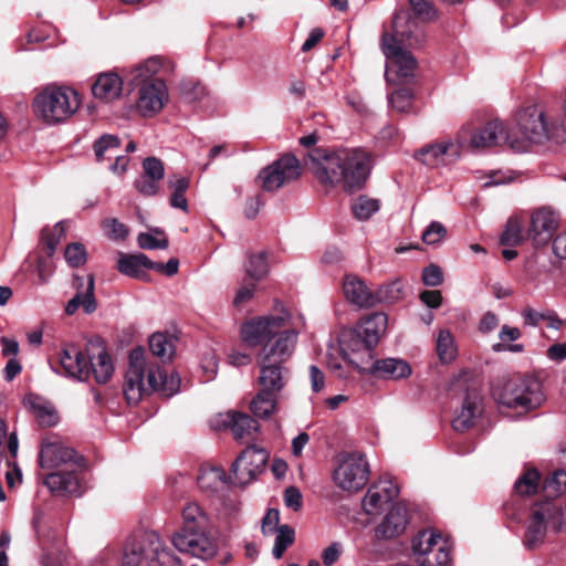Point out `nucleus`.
Masks as SVG:
<instances>
[{"mask_svg":"<svg viewBox=\"0 0 566 566\" xmlns=\"http://www.w3.org/2000/svg\"><path fill=\"white\" fill-rule=\"evenodd\" d=\"M305 326L302 315H293L284 307L259 316L241 326V338L250 347L261 346L258 354L260 388L279 395L290 379L285 363L292 356L300 333Z\"/></svg>","mask_w":566,"mask_h":566,"instance_id":"obj_1","label":"nucleus"},{"mask_svg":"<svg viewBox=\"0 0 566 566\" xmlns=\"http://www.w3.org/2000/svg\"><path fill=\"white\" fill-rule=\"evenodd\" d=\"M324 185H339L346 190L359 189L369 176L373 160L363 148H314L305 161Z\"/></svg>","mask_w":566,"mask_h":566,"instance_id":"obj_2","label":"nucleus"},{"mask_svg":"<svg viewBox=\"0 0 566 566\" xmlns=\"http://www.w3.org/2000/svg\"><path fill=\"white\" fill-rule=\"evenodd\" d=\"M413 20H407L406 14H396L392 22V33L385 32L380 46L386 56V80L390 84H411L415 80L418 62L408 48L419 46L423 42L422 33L411 30Z\"/></svg>","mask_w":566,"mask_h":566,"instance_id":"obj_3","label":"nucleus"},{"mask_svg":"<svg viewBox=\"0 0 566 566\" xmlns=\"http://www.w3.org/2000/svg\"><path fill=\"white\" fill-rule=\"evenodd\" d=\"M179 379L158 366L140 347L129 354L128 368L123 385V392L128 403L136 405L146 395L159 391L165 396L177 392Z\"/></svg>","mask_w":566,"mask_h":566,"instance_id":"obj_4","label":"nucleus"},{"mask_svg":"<svg viewBox=\"0 0 566 566\" xmlns=\"http://www.w3.org/2000/svg\"><path fill=\"white\" fill-rule=\"evenodd\" d=\"M83 458L73 448L65 446L59 439H44L40 450V465L43 469L70 468L67 471L49 473L43 483L55 495H81L83 484L74 468L81 467Z\"/></svg>","mask_w":566,"mask_h":566,"instance_id":"obj_5","label":"nucleus"},{"mask_svg":"<svg viewBox=\"0 0 566 566\" xmlns=\"http://www.w3.org/2000/svg\"><path fill=\"white\" fill-rule=\"evenodd\" d=\"M77 93L65 86H46L33 101L38 117L48 124H55L71 117L78 108Z\"/></svg>","mask_w":566,"mask_h":566,"instance_id":"obj_6","label":"nucleus"},{"mask_svg":"<svg viewBox=\"0 0 566 566\" xmlns=\"http://www.w3.org/2000/svg\"><path fill=\"white\" fill-rule=\"evenodd\" d=\"M554 135V123L548 124L542 108L531 106L524 109L517 122V129L511 132L510 146L516 151H526L533 144H542Z\"/></svg>","mask_w":566,"mask_h":566,"instance_id":"obj_7","label":"nucleus"},{"mask_svg":"<svg viewBox=\"0 0 566 566\" xmlns=\"http://www.w3.org/2000/svg\"><path fill=\"white\" fill-rule=\"evenodd\" d=\"M495 396L502 406L526 411L538 408L545 399L539 381L526 376L506 380Z\"/></svg>","mask_w":566,"mask_h":566,"instance_id":"obj_8","label":"nucleus"},{"mask_svg":"<svg viewBox=\"0 0 566 566\" xmlns=\"http://www.w3.org/2000/svg\"><path fill=\"white\" fill-rule=\"evenodd\" d=\"M412 551L420 566H450V544L433 530L420 532L412 541Z\"/></svg>","mask_w":566,"mask_h":566,"instance_id":"obj_9","label":"nucleus"},{"mask_svg":"<svg viewBox=\"0 0 566 566\" xmlns=\"http://www.w3.org/2000/svg\"><path fill=\"white\" fill-rule=\"evenodd\" d=\"M369 479V464L359 453H342L337 458V465L333 471L335 484L347 492L361 490Z\"/></svg>","mask_w":566,"mask_h":566,"instance_id":"obj_10","label":"nucleus"},{"mask_svg":"<svg viewBox=\"0 0 566 566\" xmlns=\"http://www.w3.org/2000/svg\"><path fill=\"white\" fill-rule=\"evenodd\" d=\"M465 146V135L458 134L454 139L432 143L417 150L413 157L424 166L437 168L458 160Z\"/></svg>","mask_w":566,"mask_h":566,"instance_id":"obj_11","label":"nucleus"},{"mask_svg":"<svg viewBox=\"0 0 566 566\" xmlns=\"http://www.w3.org/2000/svg\"><path fill=\"white\" fill-rule=\"evenodd\" d=\"M554 503L549 500L534 503L525 521L523 544L532 549L544 543L549 530H553L552 514Z\"/></svg>","mask_w":566,"mask_h":566,"instance_id":"obj_12","label":"nucleus"},{"mask_svg":"<svg viewBox=\"0 0 566 566\" xmlns=\"http://www.w3.org/2000/svg\"><path fill=\"white\" fill-rule=\"evenodd\" d=\"M458 134L465 135L464 148L480 150L510 144L511 133L502 120L494 119L480 127L464 126Z\"/></svg>","mask_w":566,"mask_h":566,"instance_id":"obj_13","label":"nucleus"},{"mask_svg":"<svg viewBox=\"0 0 566 566\" xmlns=\"http://www.w3.org/2000/svg\"><path fill=\"white\" fill-rule=\"evenodd\" d=\"M301 174L300 161L293 155L282 156L280 159L263 168L258 179L263 190L275 191L287 182L298 178Z\"/></svg>","mask_w":566,"mask_h":566,"instance_id":"obj_14","label":"nucleus"},{"mask_svg":"<svg viewBox=\"0 0 566 566\" xmlns=\"http://www.w3.org/2000/svg\"><path fill=\"white\" fill-rule=\"evenodd\" d=\"M207 532L208 530L177 532L172 537V544L181 553L201 559H210L216 555L218 545L213 538L208 536Z\"/></svg>","mask_w":566,"mask_h":566,"instance_id":"obj_15","label":"nucleus"},{"mask_svg":"<svg viewBox=\"0 0 566 566\" xmlns=\"http://www.w3.org/2000/svg\"><path fill=\"white\" fill-rule=\"evenodd\" d=\"M269 460L265 449L250 446L244 449L232 464V472L241 485L250 483L260 474Z\"/></svg>","mask_w":566,"mask_h":566,"instance_id":"obj_16","label":"nucleus"},{"mask_svg":"<svg viewBox=\"0 0 566 566\" xmlns=\"http://www.w3.org/2000/svg\"><path fill=\"white\" fill-rule=\"evenodd\" d=\"M216 429H229L237 441L247 442L255 439L260 430L259 422L249 415L229 410L219 413L214 422Z\"/></svg>","mask_w":566,"mask_h":566,"instance_id":"obj_17","label":"nucleus"},{"mask_svg":"<svg viewBox=\"0 0 566 566\" xmlns=\"http://www.w3.org/2000/svg\"><path fill=\"white\" fill-rule=\"evenodd\" d=\"M343 292L345 298L359 308H368L375 306L384 298L394 301L398 295L385 296L382 291L374 293L365 281L356 275H346L343 282Z\"/></svg>","mask_w":566,"mask_h":566,"instance_id":"obj_18","label":"nucleus"},{"mask_svg":"<svg viewBox=\"0 0 566 566\" xmlns=\"http://www.w3.org/2000/svg\"><path fill=\"white\" fill-rule=\"evenodd\" d=\"M150 545L158 547L156 533H144L127 538L122 552L120 566H142L144 563L148 565Z\"/></svg>","mask_w":566,"mask_h":566,"instance_id":"obj_19","label":"nucleus"},{"mask_svg":"<svg viewBox=\"0 0 566 566\" xmlns=\"http://www.w3.org/2000/svg\"><path fill=\"white\" fill-rule=\"evenodd\" d=\"M399 489L391 480L374 482L363 499V510L368 515H377L382 507L398 496Z\"/></svg>","mask_w":566,"mask_h":566,"instance_id":"obj_20","label":"nucleus"},{"mask_svg":"<svg viewBox=\"0 0 566 566\" xmlns=\"http://www.w3.org/2000/svg\"><path fill=\"white\" fill-rule=\"evenodd\" d=\"M375 346L366 343L348 339L343 335L342 352L344 358L354 366L360 374H373V368L377 359L374 358Z\"/></svg>","mask_w":566,"mask_h":566,"instance_id":"obj_21","label":"nucleus"},{"mask_svg":"<svg viewBox=\"0 0 566 566\" xmlns=\"http://www.w3.org/2000/svg\"><path fill=\"white\" fill-rule=\"evenodd\" d=\"M168 101V91L164 81L156 78L140 86L137 103L143 116H153L158 113Z\"/></svg>","mask_w":566,"mask_h":566,"instance_id":"obj_22","label":"nucleus"},{"mask_svg":"<svg viewBox=\"0 0 566 566\" xmlns=\"http://www.w3.org/2000/svg\"><path fill=\"white\" fill-rule=\"evenodd\" d=\"M388 317L385 313H374L363 318L357 327L353 331L344 333L348 339H356L358 343L363 342L369 346H376L379 338L387 329Z\"/></svg>","mask_w":566,"mask_h":566,"instance_id":"obj_23","label":"nucleus"},{"mask_svg":"<svg viewBox=\"0 0 566 566\" xmlns=\"http://www.w3.org/2000/svg\"><path fill=\"white\" fill-rule=\"evenodd\" d=\"M558 226V217L551 208L542 207L531 214L528 235L536 245L546 244Z\"/></svg>","mask_w":566,"mask_h":566,"instance_id":"obj_24","label":"nucleus"},{"mask_svg":"<svg viewBox=\"0 0 566 566\" xmlns=\"http://www.w3.org/2000/svg\"><path fill=\"white\" fill-rule=\"evenodd\" d=\"M73 287L75 295L67 302L65 312L67 315H73L80 306L83 307L87 314L93 313L96 307V300L94 296V276L88 274L85 277L80 275L73 276Z\"/></svg>","mask_w":566,"mask_h":566,"instance_id":"obj_25","label":"nucleus"},{"mask_svg":"<svg viewBox=\"0 0 566 566\" xmlns=\"http://www.w3.org/2000/svg\"><path fill=\"white\" fill-rule=\"evenodd\" d=\"M87 363L91 375L98 384H105L113 375L112 359L99 339L90 340L87 344Z\"/></svg>","mask_w":566,"mask_h":566,"instance_id":"obj_26","label":"nucleus"},{"mask_svg":"<svg viewBox=\"0 0 566 566\" xmlns=\"http://www.w3.org/2000/svg\"><path fill=\"white\" fill-rule=\"evenodd\" d=\"M60 365L65 374L72 378L84 381L91 376L87 363V353L84 354L77 346L65 345L60 353Z\"/></svg>","mask_w":566,"mask_h":566,"instance_id":"obj_27","label":"nucleus"},{"mask_svg":"<svg viewBox=\"0 0 566 566\" xmlns=\"http://www.w3.org/2000/svg\"><path fill=\"white\" fill-rule=\"evenodd\" d=\"M408 523V510L406 505L398 503L387 512L380 524L376 527V537L381 539L398 537L406 531Z\"/></svg>","mask_w":566,"mask_h":566,"instance_id":"obj_28","label":"nucleus"},{"mask_svg":"<svg viewBox=\"0 0 566 566\" xmlns=\"http://www.w3.org/2000/svg\"><path fill=\"white\" fill-rule=\"evenodd\" d=\"M481 413V397L476 390H468L461 410L452 421L457 431H464L474 424L475 418Z\"/></svg>","mask_w":566,"mask_h":566,"instance_id":"obj_29","label":"nucleus"},{"mask_svg":"<svg viewBox=\"0 0 566 566\" xmlns=\"http://www.w3.org/2000/svg\"><path fill=\"white\" fill-rule=\"evenodd\" d=\"M411 373L408 361L401 358H384L376 360L371 375L379 379L401 380L408 378Z\"/></svg>","mask_w":566,"mask_h":566,"instance_id":"obj_30","label":"nucleus"},{"mask_svg":"<svg viewBox=\"0 0 566 566\" xmlns=\"http://www.w3.org/2000/svg\"><path fill=\"white\" fill-rule=\"evenodd\" d=\"M24 402L31 409L40 426L52 427L57 423V411L50 401L36 395H29Z\"/></svg>","mask_w":566,"mask_h":566,"instance_id":"obj_31","label":"nucleus"},{"mask_svg":"<svg viewBox=\"0 0 566 566\" xmlns=\"http://www.w3.org/2000/svg\"><path fill=\"white\" fill-rule=\"evenodd\" d=\"M123 90L122 78L115 73L101 74L95 81L92 92L101 101H113L117 98Z\"/></svg>","mask_w":566,"mask_h":566,"instance_id":"obj_32","label":"nucleus"},{"mask_svg":"<svg viewBox=\"0 0 566 566\" xmlns=\"http://www.w3.org/2000/svg\"><path fill=\"white\" fill-rule=\"evenodd\" d=\"M210 520L203 509L195 502H189L182 509V527L179 532L208 530Z\"/></svg>","mask_w":566,"mask_h":566,"instance_id":"obj_33","label":"nucleus"},{"mask_svg":"<svg viewBox=\"0 0 566 566\" xmlns=\"http://www.w3.org/2000/svg\"><path fill=\"white\" fill-rule=\"evenodd\" d=\"M150 261L144 253L122 254L117 261V270L127 276L142 277L145 275V269H151Z\"/></svg>","mask_w":566,"mask_h":566,"instance_id":"obj_34","label":"nucleus"},{"mask_svg":"<svg viewBox=\"0 0 566 566\" xmlns=\"http://www.w3.org/2000/svg\"><path fill=\"white\" fill-rule=\"evenodd\" d=\"M172 70V63L165 62L159 56H154L134 69L132 80L136 82V84L143 85L146 82H150L149 78L160 71L171 72Z\"/></svg>","mask_w":566,"mask_h":566,"instance_id":"obj_35","label":"nucleus"},{"mask_svg":"<svg viewBox=\"0 0 566 566\" xmlns=\"http://www.w3.org/2000/svg\"><path fill=\"white\" fill-rule=\"evenodd\" d=\"M199 488L207 493H217L227 486V474L223 469L218 467L206 468L198 475Z\"/></svg>","mask_w":566,"mask_h":566,"instance_id":"obj_36","label":"nucleus"},{"mask_svg":"<svg viewBox=\"0 0 566 566\" xmlns=\"http://www.w3.org/2000/svg\"><path fill=\"white\" fill-rule=\"evenodd\" d=\"M279 395L260 388L256 396L250 401V410L258 418H269L276 409Z\"/></svg>","mask_w":566,"mask_h":566,"instance_id":"obj_37","label":"nucleus"},{"mask_svg":"<svg viewBox=\"0 0 566 566\" xmlns=\"http://www.w3.org/2000/svg\"><path fill=\"white\" fill-rule=\"evenodd\" d=\"M541 475L536 469L524 470L514 483V492L518 496H531L539 489Z\"/></svg>","mask_w":566,"mask_h":566,"instance_id":"obj_38","label":"nucleus"},{"mask_svg":"<svg viewBox=\"0 0 566 566\" xmlns=\"http://www.w3.org/2000/svg\"><path fill=\"white\" fill-rule=\"evenodd\" d=\"M120 140L115 135H103L94 143L97 161L111 160L119 151Z\"/></svg>","mask_w":566,"mask_h":566,"instance_id":"obj_39","label":"nucleus"},{"mask_svg":"<svg viewBox=\"0 0 566 566\" xmlns=\"http://www.w3.org/2000/svg\"><path fill=\"white\" fill-rule=\"evenodd\" d=\"M458 353L454 338L450 331L441 329L437 337V354L439 359L444 363H451Z\"/></svg>","mask_w":566,"mask_h":566,"instance_id":"obj_40","label":"nucleus"},{"mask_svg":"<svg viewBox=\"0 0 566 566\" xmlns=\"http://www.w3.org/2000/svg\"><path fill=\"white\" fill-rule=\"evenodd\" d=\"M168 186L172 192L170 198L171 207L187 211L188 201L185 197V192L189 187V179L186 177L175 176L168 180Z\"/></svg>","mask_w":566,"mask_h":566,"instance_id":"obj_41","label":"nucleus"},{"mask_svg":"<svg viewBox=\"0 0 566 566\" xmlns=\"http://www.w3.org/2000/svg\"><path fill=\"white\" fill-rule=\"evenodd\" d=\"M148 566H180L178 557L163 546L158 537V547L149 546Z\"/></svg>","mask_w":566,"mask_h":566,"instance_id":"obj_42","label":"nucleus"},{"mask_svg":"<svg viewBox=\"0 0 566 566\" xmlns=\"http://www.w3.org/2000/svg\"><path fill=\"white\" fill-rule=\"evenodd\" d=\"M149 348L151 354L160 358L164 363L172 358L174 345L171 340L161 333H155L149 337Z\"/></svg>","mask_w":566,"mask_h":566,"instance_id":"obj_43","label":"nucleus"},{"mask_svg":"<svg viewBox=\"0 0 566 566\" xmlns=\"http://www.w3.org/2000/svg\"><path fill=\"white\" fill-rule=\"evenodd\" d=\"M379 210V201L366 196H359L352 202V211L356 219L364 221Z\"/></svg>","mask_w":566,"mask_h":566,"instance_id":"obj_44","label":"nucleus"},{"mask_svg":"<svg viewBox=\"0 0 566 566\" xmlns=\"http://www.w3.org/2000/svg\"><path fill=\"white\" fill-rule=\"evenodd\" d=\"M413 101V91L408 87H401L388 95L390 106L400 113H407L411 109Z\"/></svg>","mask_w":566,"mask_h":566,"instance_id":"obj_45","label":"nucleus"},{"mask_svg":"<svg viewBox=\"0 0 566 566\" xmlns=\"http://www.w3.org/2000/svg\"><path fill=\"white\" fill-rule=\"evenodd\" d=\"M245 273L250 279L254 281H259L266 275L268 262L263 252L249 255L245 263Z\"/></svg>","mask_w":566,"mask_h":566,"instance_id":"obj_46","label":"nucleus"},{"mask_svg":"<svg viewBox=\"0 0 566 566\" xmlns=\"http://www.w3.org/2000/svg\"><path fill=\"white\" fill-rule=\"evenodd\" d=\"M566 490V471H555L546 478L543 483V491L547 497H555Z\"/></svg>","mask_w":566,"mask_h":566,"instance_id":"obj_47","label":"nucleus"},{"mask_svg":"<svg viewBox=\"0 0 566 566\" xmlns=\"http://www.w3.org/2000/svg\"><path fill=\"white\" fill-rule=\"evenodd\" d=\"M275 543L273 546L272 554L273 556L279 559L282 557L285 549L293 544L294 542V530L284 524L281 525L280 531H277L275 534Z\"/></svg>","mask_w":566,"mask_h":566,"instance_id":"obj_48","label":"nucleus"},{"mask_svg":"<svg viewBox=\"0 0 566 566\" xmlns=\"http://www.w3.org/2000/svg\"><path fill=\"white\" fill-rule=\"evenodd\" d=\"M64 227L61 222L52 228H44L41 232L42 243L46 248L48 255L51 256L55 252L56 245L64 235Z\"/></svg>","mask_w":566,"mask_h":566,"instance_id":"obj_49","label":"nucleus"},{"mask_svg":"<svg viewBox=\"0 0 566 566\" xmlns=\"http://www.w3.org/2000/svg\"><path fill=\"white\" fill-rule=\"evenodd\" d=\"M522 226L518 219L510 218L506 222L504 232L501 235L500 242L503 245H517L522 242Z\"/></svg>","mask_w":566,"mask_h":566,"instance_id":"obj_50","label":"nucleus"},{"mask_svg":"<svg viewBox=\"0 0 566 566\" xmlns=\"http://www.w3.org/2000/svg\"><path fill=\"white\" fill-rule=\"evenodd\" d=\"M64 256L67 264L72 268H80L87 261L85 247L80 242H73L66 245Z\"/></svg>","mask_w":566,"mask_h":566,"instance_id":"obj_51","label":"nucleus"},{"mask_svg":"<svg viewBox=\"0 0 566 566\" xmlns=\"http://www.w3.org/2000/svg\"><path fill=\"white\" fill-rule=\"evenodd\" d=\"M409 4L415 15L421 21L430 22L438 17L437 10L428 0H409Z\"/></svg>","mask_w":566,"mask_h":566,"instance_id":"obj_52","label":"nucleus"},{"mask_svg":"<svg viewBox=\"0 0 566 566\" xmlns=\"http://www.w3.org/2000/svg\"><path fill=\"white\" fill-rule=\"evenodd\" d=\"M447 235L444 226L438 221H432L428 228L422 232V241L427 244H437L441 242Z\"/></svg>","mask_w":566,"mask_h":566,"instance_id":"obj_53","label":"nucleus"},{"mask_svg":"<svg viewBox=\"0 0 566 566\" xmlns=\"http://www.w3.org/2000/svg\"><path fill=\"white\" fill-rule=\"evenodd\" d=\"M143 169L144 176L151 178L158 182H160L165 176L164 164L156 157H147L143 161Z\"/></svg>","mask_w":566,"mask_h":566,"instance_id":"obj_54","label":"nucleus"},{"mask_svg":"<svg viewBox=\"0 0 566 566\" xmlns=\"http://www.w3.org/2000/svg\"><path fill=\"white\" fill-rule=\"evenodd\" d=\"M280 528V512L275 509H270L262 518V533L265 536H273Z\"/></svg>","mask_w":566,"mask_h":566,"instance_id":"obj_55","label":"nucleus"},{"mask_svg":"<svg viewBox=\"0 0 566 566\" xmlns=\"http://www.w3.org/2000/svg\"><path fill=\"white\" fill-rule=\"evenodd\" d=\"M103 230L113 240L124 239L128 233L126 226L115 218L106 219L103 222Z\"/></svg>","mask_w":566,"mask_h":566,"instance_id":"obj_56","label":"nucleus"},{"mask_svg":"<svg viewBox=\"0 0 566 566\" xmlns=\"http://www.w3.org/2000/svg\"><path fill=\"white\" fill-rule=\"evenodd\" d=\"M137 243L139 248L146 250L166 249L168 247L167 238L163 237L161 239H158L153 233L147 232L138 234Z\"/></svg>","mask_w":566,"mask_h":566,"instance_id":"obj_57","label":"nucleus"},{"mask_svg":"<svg viewBox=\"0 0 566 566\" xmlns=\"http://www.w3.org/2000/svg\"><path fill=\"white\" fill-rule=\"evenodd\" d=\"M181 92L188 102H196L206 95V87L200 83L187 81L182 83Z\"/></svg>","mask_w":566,"mask_h":566,"instance_id":"obj_58","label":"nucleus"},{"mask_svg":"<svg viewBox=\"0 0 566 566\" xmlns=\"http://www.w3.org/2000/svg\"><path fill=\"white\" fill-rule=\"evenodd\" d=\"M554 512L552 514L553 530L556 532H566V501L564 503L552 501Z\"/></svg>","mask_w":566,"mask_h":566,"instance_id":"obj_59","label":"nucleus"},{"mask_svg":"<svg viewBox=\"0 0 566 566\" xmlns=\"http://www.w3.org/2000/svg\"><path fill=\"white\" fill-rule=\"evenodd\" d=\"M422 281L427 286H439L443 282V273L440 266L430 264L422 272Z\"/></svg>","mask_w":566,"mask_h":566,"instance_id":"obj_60","label":"nucleus"},{"mask_svg":"<svg viewBox=\"0 0 566 566\" xmlns=\"http://www.w3.org/2000/svg\"><path fill=\"white\" fill-rule=\"evenodd\" d=\"M135 188L143 196H155L159 190V182L143 175L135 180Z\"/></svg>","mask_w":566,"mask_h":566,"instance_id":"obj_61","label":"nucleus"},{"mask_svg":"<svg viewBox=\"0 0 566 566\" xmlns=\"http://www.w3.org/2000/svg\"><path fill=\"white\" fill-rule=\"evenodd\" d=\"M302 493L295 486H290L284 492V503L287 507L298 511L302 507Z\"/></svg>","mask_w":566,"mask_h":566,"instance_id":"obj_62","label":"nucleus"},{"mask_svg":"<svg viewBox=\"0 0 566 566\" xmlns=\"http://www.w3.org/2000/svg\"><path fill=\"white\" fill-rule=\"evenodd\" d=\"M522 317L524 318V323L526 325L537 326L541 324V322L549 318V315L527 306L522 311Z\"/></svg>","mask_w":566,"mask_h":566,"instance_id":"obj_63","label":"nucleus"},{"mask_svg":"<svg viewBox=\"0 0 566 566\" xmlns=\"http://www.w3.org/2000/svg\"><path fill=\"white\" fill-rule=\"evenodd\" d=\"M311 387L314 392H319L325 386V375L315 365H311L308 368Z\"/></svg>","mask_w":566,"mask_h":566,"instance_id":"obj_64","label":"nucleus"}]
</instances>
